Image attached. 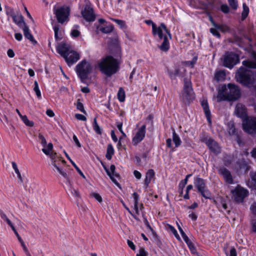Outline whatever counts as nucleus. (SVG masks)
<instances>
[{
    "label": "nucleus",
    "mask_w": 256,
    "mask_h": 256,
    "mask_svg": "<svg viewBox=\"0 0 256 256\" xmlns=\"http://www.w3.org/2000/svg\"><path fill=\"white\" fill-rule=\"evenodd\" d=\"M97 67L102 74L110 77L120 70V62L113 56H107L98 62Z\"/></svg>",
    "instance_id": "nucleus-1"
},
{
    "label": "nucleus",
    "mask_w": 256,
    "mask_h": 256,
    "mask_svg": "<svg viewBox=\"0 0 256 256\" xmlns=\"http://www.w3.org/2000/svg\"><path fill=\"white\" fill-rule=\"evenodd\" d=\"M221 92H218L217 96L218 102L222 100L235 101L240 96V91L238 86L234 84H228L222 86Z\"/></svg>",
    "instance_id": "nucleus-2"
},
{
    "label": "nucleus",
    "mask_w": 256,
    "mask_h": 256,
    "mask_svg": "<svg viewBox=\"0 0 256 256\" xmlns=\"http://www.w3.org/2000/svg\"><path fill=\"white\" fill-rule=\"evenodd\" d=\"M56 50L64 58L69 66L72 65L80 58L78 54L72 50L66 44H59Z\"/></svg>",
    "instance_id": "nucleus-3"
},
{
    "label": "nucleus",
    "mask_w": 256,
    "mask_h": 256,
    "mask_svg": "<svg viewBox=\"0 0 256 256\" xmlns=\"http://www.w3.org/2000/svg\"><path fill=\"white\" fill-rule=\"evenodd\" d=\"M252 74L253 73L251 70L241 66L236 74V81L242 86L250 88L254 82Z\"/></svg>",
    "instance_id": "nucleus-4"
},
{
    "label": "nucleus",
    "mask_w": 256,
    "mask_h": 256,
    "mask_svg": "<svg viewBox=\"0 0 256 256\" xmlns=\"http://www.w3.org/2000/svg\"><path fill=\"white\" fill-rule=\"evenodd\" d=\"M92 67L90 62L83 60L78 63L76 68L78 76L82 82L88 78V75L92 72Z\"/></svg>",
    "instance_id": "nucleus-5"
},
{
    "label": "nucleus",
    "mask_w": 256,
    "mask_h": 256,
    "mask_svg": "<svg viewBox=\"0 0 256 256\" xmlns=\"http://www.w3.org/2000/svg\"><path fill=\"white\" fill-rule=\"evenodd\" d=\"M194 184L198 191L206 199H210L211 193L206 186L204 180L198 176L194 178Z\"/></svg>",
    "instance_id": "nucleus-6"
},
{
    "label": "nucleus",
    "mask_w": 256,
    "mask_h": 256,
    "mask_svg": "<svg viewBox=\"0 0 256 256\" xmlns=\"http://www.w3.org/2000/svg\"><path fill=\"white\" fill-rule=\"evenodd\" d=\"M240 62L238 54L232 52H226L224 58L223 65L228 68H232Z\"/></svg>",
    "instance_id": "nucleus-7"
},
{
    "label": "nucleus",
    "mask_w": 256,
    "mask_h": 256,
    "mask_svg": "<svg viewBox=\"0 0 256 256\" xmlns=\"http://www.w3.org/2000/svg\"><path fill=\"white\" fill-rule=\"evenodd\" d=\"M54 14H56L58 22L63 24L68 18L70 9L68 6H60L57 8H54Z\"/></svg>",
    "instance_id": "nucleus-8"
},
{
    "label": "nucleus",
    "mask_w": 256,
    "mask_h": 256,
    "mask_svg": "<svg viewBox=\"0 0 256 256\" xmlns=\"http://www.w3.org/2000/svg\"><path fill=\"white\" fill-rule=\"evenodd\" d=\"M244 130L250 134L256 133V117L248 118L242 122Z\"/></svg>",
    "instance_id": "nucleus-9"
},
{
    "label": "nucleus",
    "mask_w": 256,
    "mask_h": 256,
    "mask_svg": "<svg viewBox=\"0 0 256 256\" xmlns=\"http://www.w3.org/2000/svg\"><path fill=\"white\" fill-rule=\"evenodd\" d=\"M162 30H164L168 34L170 38H171V34L170 30L166 28V26L164 23H161L160 26H157L156 24H153L152 32L154 36H158L159 38L162 40L164 36L163 35Z\"/></svg>",
    "instance_id": "nucleus-10"
},
{
    "label": "nucleus",
    "mask_w": 256,
    "mask_h": 256,
    "mask_svg": "<svg viewBox=\"0 0 256 256\" xmlns=\"http://www.w3.org/2000/svg\"><path fill=\"white\" fill-rule=\"evenodd\" d=\"M232 193L236 201L238 202H242L244 199L247 196L248 192L240 186H238L232 190Z\"/></svg>",
    "instance_id": "nucleus-11"
},
{
    "label": "nucleus",
    "mask_w": 256,
    "mask_h": 256,
    "mask_svg": "<svg viewBox=\"0 0 256 256\" xmlns=\"http://www.w3.org/2000/svg\"><path fill=\"white\" fill-rule=\"evenodd\" d=\"M81 14L84 18L88 22H92L96 20L93 8L88 4H86L84 9L82 10Z\"/></svg>",
    "instance_id": "nucleus-12"
},
{
    "label": "nucleus",
    "mask_w": 256,
    "mask_h": 256,
    "mask_svg": "<svg viewBox=\"0 0 256 256\" xmlns=\"http://www.w3.org/2000/svg\"><path fill=\"white\" fill-rule=\"evenodd\" d=\"M219 174L222 176L224 181L228 184H234L230 172L224 166H220L218 170Z\"/></svg>",
    "instance_id": "nucleus-13"
},
{
    "label": "nucleus",
    "mask_w": 256,
    "mask_h": 256,
    "mask_svg": "<svg viewBox=\"0 0 256 256\" xmlns=\"http://www.w3.org/2000/svg\"><path fill=\"white\" fill-rule=\"evenodd\" d=\"M146 126L142 125L138 130L134 136L132 138V142L134 146H136L142 142L145 137Z\"/></svg>",
    "instance_id": "nucleus-14"
},
{
    "label": "nucleus",
    "mask_w": 256,
    "mask_h": 256,
    "mask_svg": "<svg viewBox=\"0 0 256 256\" xmlns=\"http://www.w3.org/2000/svg\"><path fill=\"white\" fill-rule=\"evenodd\" d=\"M52 148L53 145L52 143H49L47 146V148H43L42 149V151L47 156H50L51 158L52 164L54 166V163L56 164L57 161L58 160H61L60 158L56 156V152L54 153L52 152L50 153V152L52 150Z\"/></svg>",
    "instance_id": "nucleus-15"
},
{
    "label": "nucleus",
    "mask_w": 256,
    "mask_h": 256,
    "mask_svg": "<svg viewBox=\"0 0 256 256\" xmlns=\"http://www.w3.org/2000/svg\"><path fill=\"white\" fill-rule=\"evenodd\" d=\"M235 113L236 115L243 119V121L248 118L246 106L242 104L238 103L236 106Z\"/></svg>",
    "instance_id": "nucleus-16"
},
{
    "label": "nucleus",
    "mask_w": 256,
    "mask_h": 256,
    "mask_svg": "<svg viewBox=\"0 0 256 256\" xmlns=\"http://www.w3.org/2000/svg\"><path fill=\"white\" fill-rule=\"evenodd\" d=\"M210 152L215 155H218L221 152V147L213 138L208 142L206 146Z\"/></svg>",
    "instance_id": "nucleus-17"
},
{
    "label": "nucleus",
    "mask_w": 256,
    "mask_h": 256,
    "mask_svg": "<svg viewBox=\"0 0 256 256\" xmlns=\"http://www.w3.org/2000/svg\"><path fill=\"white\" fill-rule=\"evenodd\" d=\"M104 168L107 174L110 176L111 180L118 187H120V184L115 179L114 176L117 178L120 176V175L118 174H115L116 166L114 164H112L110 166V170H108L106 167H104Z\"/></svg>",
    "instance_id": "nucleus-18"
},
{
    "label": "nucleus",
    "mask_w": 256,
    "mask_h": 256,
    "mask_svg": "<svg viewBox=\"0 0 256 256\" xmlns=\"http://www.w3.org/2000/svg\"><path fill=\"white\" fill-rule=\"evenodd\" d=\"M184 94L186 95V96L187 98H190V96L192 94V89L191 86V82L188 81L187 78H184Z\"/></svg>",
    "instance_id": "nucleus-19"
},
{
    "label": "nucleus",
    "mask_w": 256,
    "mask_h": 256,
    "mask_svg": "<svg viewBox=\"0 0 256 256\" xmlns=\"http://www.w3.org/2000/svg\"><path fill=\"white\" fill-rule=\"evenodd\" d=\"M168 74L172 80L175 79L176 76H183V74L180 71V69L178 66H175L174 70H171L168 69Z\"/></svg>",
    "instance_id": "nucleus-20"
},
{
    "label": "nucleus",
    "mask_w": 256,
    "mask_h": 256,
    "mask_svg": "<svg viewBox=\"0 0 256 256\" xmlns=\"http://www.w3.org/2000/svg\"><path fill=\"white\" fill-rule=\"evenodd\" d=\"M109 46L112 53H114L113 50L116 51L117 54L120 52V48L117 38L112 39L110 42Z\"/></svg>",
    "instance_id": "nucleus-21"
},
{
    "label": "nucleus",
    "mask_w": 256,
    "mask_h": 256,
    "mask_svg": "<svg viewBox=\"0 0 256 256\" xmlns=\"http://www.w3.org/2000/svg\"><path fill=\"white\" fill-rule=\"evenodd\" d=\"M24 34L26 38L30 40L34 44H36L37 42L34 40L33 36L30 32L28 26L26 24L22 27Z\"/></svg>",
    "instance_id": "nucleus-22"
},
{
    "label": "nucleus",
    "mask_w": 256,
    "mask_h": 256,
    "mask_svg": "<svg viewBox=\"0 0 256 256\" xmlns=\"http://www.w3.org/2000/svg\"><path fill=\"white\" fill-rule=\"evenodd\" d=\"M201 104H202V106L203 108V110H204V114H206V116L207 118L208 122L210 124H211V120H210L211 114H210V112L209 109V106H208V104L207 101L204 100L202 102Z\"/></svg>",
    "instance_id": "nucleus-23"
},
{
    "label": "nucleus",
    "mask_w": 256,
    "mask_h": 256,
    "mask_svg": "<svg viewBox=\"0 0 256 256\" xmlns=\"http://www.w3.org/2000/svg\"><path fill=\"white\" fill-rule=\"evenodd\" d=\"M12 20L19 27H21L22 25H23L24 26V24H26L24 21V17L20 12H18L17 14H16V16L12 18Z\"/></svg>",
    "instance_id": "nucleus-24"
},
{
    "label": "nucleus",
    "mask_w": 256,
    "mask_h": 256,
    "mask_svg": "<svg viewBox=\"0 0 256 256\" xmlns=\"http://www.w3.org/2000/svg\"><path fill=\"white\" fill-rule=\"evenodd\" d=\"M226 76V72L224 70H220L216 72L214 79L218 82H222L225 80Z\"/></svg>",
    "instance_id": "nucleus-25"
},
{
    "label": "nucleus",
    "mask_w": 256,
    "mask_h": 256,
    "mask_svg": "<svg viewBox=\"0 0 256 256\" xmlns=\"http://www.w3.org/2000/svg\"><path fill=\"white\" fill-rule=\"evenodd\" d=\"M98 28L102 33L109 34L113 31L114 26L112 24H110L106 26H102Z\"/></svg>",
    "instance_id": "nucleus-26"
},
{
    "label": "nucleus",
    "mask_w": 256,
    "mask_h": 256,
    "mask_svg": "<svg viewBox=\"0 0 256 256\" xmlns=\"http://www.w3.org/2000/svg\"><path fill=\"white\" fill-rule=\"evenodd\" d=\"M163 38L164 41L162 44L160 46V48L162 51L167 52L170 48L169 42L166 36H165Z\"/></svg>",
    "instance_id": "nucleus-27"
},
{
    "label": "nucleus",
    "mask_w": 256,
    "mask_h": 256,
    "mask_svg": "<svg viewBox=\"0 0 256 256\" xmlns=\"http://www.w3.org/2000/svg\"><path fill=\"white\" fill-rule=\"evenodd\" d=\"M242 65L248 68L256 69V62L251 60H245L242 62Z\"/></svg>",
    "instance_id": "nucleus-28"
},
{
    "label": "nucleus",
    "mask_w": 256,
    "mask_h": 256,
    "mask_svg": "<svg viewBox=\"0 0 256 256\" xmlns=\"http://www.w3.org/2000/svg\"><path fill=\"white\" fill-rule=\"evenodd\" d=\"M212 24L215 28L222 32H226L230 31V28L226 25L218 24L214 23V22H212Z\"/></svg>",
    "instance_id": "nucleus-29"
},
{
    "label": "nucleus",
    "mask_w": 256,
    "mask_h": 256,
    "mask_svg": "<svg viewBox=\"0 0 256 256\" xmlns=\"http://www.w3.org/2000/svg\"><path fill=\"white\" fill-rule=\"evenodd\" d=\"M172 140L175 144V147L179 146L182 143L181 140L180 136L176 134L174 130L172 132Z\"/></svg>",
    "instance_id": "nucleus-30"
},
{
    "label": "nucleus",
    "mask_w": 256,
    "mask_h": 256,
    "mask_svg": "<svg viewBox=\"0 0 256 256\" xmlns=\"http://www.w3.org/2000/svg\"><path fill=\"white\" fill-rule=\"evenodd\" d=\"M114 154V149L112 146L111 144H109L106 150V158L108 160H110L112 158V155Z\"/></svg>",
    "instance_id": "nucleus-31"
},
{
    "label": "nucleus",
    "mask_w": 256,
    "mask_h": 256,
    "mask_svg": "<svg viewBox=\"0 0 256 256\" xmlns=\"http://www.w3.org/2000/svg\"><path fill=\"white\" fill-rule=\"evenodd\" d=\"M132 197L134 200V209L137 214H138V200L139 196L136 192L132 194Z\"/></svg>",
    "instance_id": "nucleus-32"
},
{
    "label": "nucleus",
    "mask_w": 256,
    "mask_h": 256,
    "mask_svg": "<svg viewBox=\"0 0 256 256\" xmlns=\"http://www.w3.org/2000/svg\"><path fill=\"white\" fill-rule=\"evenodd\" d=\"M80 26L78 24L74 26L70 32V35L72 38H77L80 35V32L78 30Z\"/></svg>",
    "instance_id": "nucleus-33"
},
{
    "label": "nucleus",
    "mask_w": 256,
    "mask_h": 256,
    "mask_svg": "<svg viewBox=\"0 0 256 256\" xmlns=\"http://www.w3.org/2000/svg\"><path fill=\"white\" fill-rule=\"evenodd\" d=\"M54 166L59 172V173L66 179V182H68V184H70V180L66 173L63 171L58 166L57 164L54 163Z\"/></svg>",
    "instance_id": "nucleus-34"
},
{
    "label": "nucleus",
    "mask_w": 256,
    "mask_h": 256,
    "mask_svg": "<svg viewBox=\"0 0 256 256\" xmlns=\"http://www.w3.org/2000/svg\"><path fill=\"white\" fill-rule=\"evenodd\" d=\"M92 127L94 131L98 134L101 135L102 134V129L100 128V126H98L96 118H95L94 119V122L92 124Z\"/></svg>",
    "instance_id": "nucleus-35"
},
{
    "label": "nucleus",
    "mask_w": 256,
    "mask_h": 256,
    "mask_svg": "<svg viewBox=\"0 0 256 256\" xmlns=\"http://www.w3.org/2000/svg\"><path fill=\"white\" fill-rule=\"evenodd\" d=\"M118 98L120 102H124L125 100V92L122 88H120L117 94Z\"/></svg>",
    "instance_id": "nucleus-36"
},
{
    "label": "nucleus",
    "mask_w": 256,
    "mask_h": 256,
    "mask_svg": "<svg viewBox=\"0 0 256 256\" xmlns=\"http://www.w3.org/2000/svg\"><path fill=\"white\" fill-rule=\"evenodd\" d=\"M166 229L168 231L170 232H171L176 237L178 240H180V237L179 235L178 234L176 230L175 229V228L172 226L168 224L166 226Z\"/></svg>",
    "instance_id": "nucleus-37"
},
{
    "label": "nucleus",
    "mask_w": 256,
    "mask_h": 256,
    "mask_svg": "<svg viewBox=\"0 0 256 256\" xmlns=\"http://www.w3.org/2000/svg\"><path fill=\"white\" fill-rule=\"evenodd\" d=\"M60 28L58 25H56L54 26V38L56 40H60L62 38V34L61 32H59Z\"/></svg>",
    "instance_id": "nucleus-38"
},
{
    "label": "nucleus",
    "mask_w": 256,
    "mask_h": 256,
    "mask_svg": "<svg viewBox=\"0 0 256 256\" xmlns=\"http://www.w3.org/2000/svg\"><path fill=\"white\" fill-rule=\"evenodd\" d=\"M243 10L242 13V20H244L248 16L249 12V8L245 3L242 4Z\"/></svg>",
    "instance_id": "nucleus-39"
},
{
    "label": "nucleus",
    "mask_w": 256,
    "mask_h": 256,
    "mask_svg": "<svg viewBox=\"0 0 256 256\" xmlns=\"http://www.w3.org/2000/svg\"><path fill=\"white\" fill-rule=\"evenodd\" d=\"M186 244H187L189 249L190 250L192 254H198L196 250V248L194 244L192 242V241H185Z\"/></svg>",
    "instance_id": "nucleus-40"
},
{
    "label": "nucleus",
    "mask_w": 256,
    "mask_h": 256,
    "mask_svg": "<svg viewBox=\"0 0 256 256\" xmlns=\"http://www.w3.org/2000/svg\"><path fill=\"white\" fill-rule=\"evenodd\" d=\"M12 168H14V172H15L17 176H18V177L19 179V180L21 182H22V176L20 174V173L18 168V166H17V165H16V164L14 162H12Z\"/></svg>",
    "instance_id": "nucleus-41"
},
{
    "label": "nucleus",
    "mask_w": 256,
    "mask_h": 256,
    "mask_svg": "<svg viewBox=\"0 0 256 256\" xmlns=\"http://www.w3.org/2000/svg\"><path fill=\"white\" fill-rule=\"evenodd\" d=\"M24 122V123L27 126H33L34 123L32 121L29 120L28 118L26 116L24 115L22 116L20 118Z\"/></svg>",
    "instance_id": "nucleus-42"
},
{
    "label": "nucleus",
    "mask_w": 256,
    "mask_h": 256,
    "mask_svg": "<svg viewBox=\"0 0 256 256\" xmlns=\"http://www.w3.org/2000/svg\"><path fill=\"white\" fill-rule=\"evenodd\" d=\"M192 176V174H187L185 178L183 180H182L179 184L178 187L179 188H182L183 189L186 185L187 184V182H188V179L190 177Z\"/></svg>",
    "instance_id": "nucleus-43"
},
{
    "label": "nucleus",
    "mask_w": 256,
    "mask_h": 256,
    "mask_svg": "<svg viewBox=\"0 0 256 256\" xmlns=\"http://www.w3.org/2000/svg\"><path fill=\"white\" fill-rule=\"evenodd\" d=\"M198 60V56H194L191 60L185 61L184 63L186 65L191 66L193 68Z\"/></svg>",
    "instance_id": "nucleus-44"
},
{
    "label": "nucleus",
    "mask_w": 256,
    "mask_h": 256,
    "mask_svg": "<svg viewBox=\"0 0 256 256\" xmlns=\"http://www.w3.org/2000/svg\"><path fill=\"white\" fill-rule=\"evenodd\" d=\"M34 90L36 92V94L37 96V97L38 98H41V93L39 89L38 82L37 81L35 80L34 82Z\"/></svg>",
    "instance_id": "nucleus-45"
},
{
    "label": "nucleus",
    "mask_w": 256,
    "mask_h": 256,
    "mask_svg": "<svg viewBox=\"0 0 256 256\" xmlns=\"http://www.w3.org/2000/svg\"><path fill=\"white\" fill-rule=\"evenodd\" d=\"M38 138L44 148H46V141L44 136L42 134H39L38 135Z\"/></svg>",
    "instance_id": "nucleus-46"
},
{
    "label": "nucleus",
    "mask_w": 256,
    "mask_h": 256,
    "mask_svg": "<svg viewBox=\"0 0 256 256\" xmlns=\"http://www.w3.org/2000/svg\"><path fill=\"white\" fill-rule=\"evenodd\" d=\"M76 108L78 110H80L82 113L86 114V112L84 110L83 104L80 102V100H78L76 102Z\"/></svg>",
    "instance_id": "nucleus-47"
},
{
    "label": "nucleus",
    "mask_w": 256,
    "mask_h": 256,
    "mask_svg": "<svg viewBox=\"0 0 256 256\" xmlns=\"http://www.w3.org/2000/svg\"><path fill=\"white\" fill-rule=\"evenodd\" d=\"M6 14L12 18L16 16L14 10L12 8L7 7L6 10Z\"/></svg>",
    "instance_id": "nucleus-48"
},
{
    "label": "nucleus",
    "mask_w": 256,
    "mask_h": 256,
    "mask_svg": "<svg viewBox=\"0 0 256 256\" xmlns=\"http://www.w3.org/2000/svg\"><path fill=\"white\" fill-rule=\"evenodd\" d=\"M228 132L230 135H236V130L234 124H232L228 126Z\"/></svg>",
    "instance_id": "nucleus-49"
},
{
    "label": "nucleus",
    "mask_w": 256,
    "mask_h": 256,
    "mask_svg": "<svg viewBox=\"0 0 256 256\" xmlns=\"http://www.w3.org/2000/svg\"><path fill=\"white\" fill-rule=\"evenodd\" d=\"M228 2L232 8L234 10L237 9L238 6L237 0H228Z\"/></svg>",
    "instance_id": "nucleus-50"
},
{
    "label": "nucleus",
    "mask_w": 256,
    "mask_h": 256,
    "mask_svg": "<svg viewBox=\"0 0 256 256\" xmlns=\"http://www.w3.org/2000/svg\"><path fill=\"white\" fill-rule=\"evenodd\" d=\"M112 20L116 22L121 28H123L125 26V22L122 20H120L118 19L110 18Z\"/></svg>",
    "instance_id": "nucleus-51"
},
{
    "label": "nucleus",
    "mask_w": 256,
    "mask_h": 256,
    "mask_svg": "<svg viewBox=\"0 0 256 256\" xmlns=\"http://www.w3.org/2000/svg\"><path fill=\"white\" fill-rule=\"evenodd\" d=\"M212 138H208L205 135H202L200 136V140L201 142L205 143L206 145H208V142L210 141Z\"/></svg>",
    "instance_id": "nucleus-52"
},
{
    "label": "nucleus",
    "mask_w": 256,
    "mask_h": 256,
    "mask_svg": "<svg viewBox=\"0 0 256 256\" xmlns=\"http://www.w3.org/2000/svg\"><path fill=\"white\" fill-rule=\"evenodd\" d=\"M154 176L155 172H154V170L150 169L146 172V177L152 180V178H154Z\"/></svg>",
    "instance_id": "nucleus-53"
},
{
    "label": "nucleus",
    "mask_w": 256,
    "mask_h": 256,
    "mask_svg": "<svg viewBox=\"0 0 256 256\" xmlns=\"http://www.w3.org/2000/svg\"><path fill=\"white\" fill-rule=\"evenodd\" d=\"M70 191L72 194L76 198H78L80 196L79 192L76 189H74L71 186H70Z\"/></svg>",
    "instance_id": "nucleus-54"
},
{
    "label": "nucleus",
    "mask_w": 256,
    "mask_h": 256,
    "mask_svg": "<svg viewBox=\"0 0 256 256\" xmlns=\"http://www.w3.org/2000/svg\"><path fill=\"white\" fill-rule=\"evenodd\" d=\"M210 32L216 37L220 38V32L218 31V30H217L216 28H210Z\"/></svg>",
    "instance_id": "nucleus-55"
},
{
    "label": "nucleus",
    "mask_w": 256,
    "mask_h": 256,
    "mask_svg": "<svg viewBox=\"0 0 256 256\" xmlns=\"http://www.w3.org/2000/svg\"><path fill=\"white\" fill-rule=\"evenodd\" d=\"M220 10L224 14H228L230 12V8L226 4H222L220 6Z\"/></svg>",
    "instance_id": "nucleus-56"
},
{
    "label": "nucleus",
    "mask_w": 256,
    "mask_h": 256,
    "mask_svg": "<svg viewBox=\"0 0 256 256\" xmlns=\"http://www.w3.org/2000/svg\"><path fill=\"white\" fill-rule=\"evenodd\" d=\"M70 162L74 168L76 169V171L78 172V174L84 178H85V176L82 172V170L79 168L76 165V164L72 160H70Z\"/></svg>",
    "instance_id": "nucleus-57"
},
{
    "label": "nucleus",
    "mask_w": 256,
    "mask_h": 256,
    "mask_svg": "<svg viewBox=\"0 0 256 256\" xmlns=\"http://www.w3.org/2000/svg\"><path fill=\"white\" fill-rule=\"evenodd\" d=\"M218 206L220 208L222 207L224 210H226L227 208V205L223 199H220V202L218 203Z\"/></svg>",
    "instance_id": "nucleus-58"
},
{
    "label": "nucleus",
    "mask_w": 256,
    "mask_h": 256,
    "mask_svg": "<svg viewBox=\"0 0 256 256\" xmlns=\"http://www.w3.org/2000/svg\"><path fill=\"white\" fill-rule=\"evenodd\" d=\"M92 196L98 202H101L102 200V196L98 193L93 192Z\"/></svg>",
    "instance_id": "nucleus-59"
},
{
    "label": "nucleus",
    "mask_w": 256,
    "mask_h": 256,
    "mask_svg": "<svg viewBox=\"0 0 256 256\" xmlns=\"http://www.w3.org/2000/svg\"><path fill=\"white\" fill-rule=\"evenodd\" d=\"M75 118L77 120H80L86 121V118L85 116H84V115H82V114H75Z\"/></svg>",
    "instance_id": "nucleus-60"
},
{
    "label": "nucleus",
    "mask_w": 256,
    "mask_h": 256,
    "mask_svg": "<svg viewBox=\"0 0 256 256\" xmlns=\"http://www.w3.org/2000/svg\"><path fill=\"white\" fill-rule=\"evenodd\" d=\"M116 126H117L118 130H119V131L122 134L123 136H126V135L125 133L123 132L122 129V122H118Z\"/></svg>",
    "instance_id": "nucleus-61"
},
{
    "label": "nucleus",
    "mask_w": 256,
    "mask_h": 256,
    "mask_svg": "<svg viewBox=\"0 0 256 256\" xmlns=\"http://www.w3.org/2000/svg\"><path fill=\"white\" fill-rule=\"evenodd\" d=\"M21 246L23 248V249H24V252H26V256H29L30 252L28 250L26 244L24 242V241H21Z\"/></svg>",
    "instance_id": "nucleus-62"
},
{
    "label": "nucleus",
    "mask_w": 256,
    "mask_h": 256,
    "mask_svg": "<svg viewBox=\"0 0 256 256\" xmlns=\"http://www.w3.org/2000/svg\"><path fill=\"white\" fill-rule=\"evenodd\" d=\"M250 178L254 186L256 185V172H251Z\"/></svg>",
    "instance_id": "nucleus-63"
},
{
    "label": "nucleus",
    "mask_w": 256,
    "mask_h": 256,
    "mask_svg": "<svg viewBox=\"0 0 256 256\" xmlns=\"http://www.w3.org/2000/svg\"><path fill=\"white\" fill-rule=\"evenodd\" d=\"M72 138H73V140H74V142H75L76 146L78 148H80L81 147V144L78 138L76 137V136L74 134H73Z\"/></svg>",
    "instance_id": "nucleus-64"
}]
</instances>
